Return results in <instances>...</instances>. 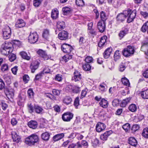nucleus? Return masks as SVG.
<instances>
[{
	"label": "nucleus",
	"mask_w": 148,
	"mask_h": 148,
	"mask_svg": "<svg viewBox=\"0 0 148 148\" xmlns=\"http://www.w3.org/2000/svg\"><path fill=\"white\" fill-rule=\"evenodd\" d=\"M136 15V11L134 10L132 11L130 9L123 11V13L119 14L116 17L117 20L119 22H123L125 18L128 17L127 22L130 23L135 18Z\"/></svg>",
	"instance_id": "f257e3e1"
},
{
	"label": "nucleus",
	"mask_w": 148,
	"mask_h": 148,
	"mask_svg": "<svg viewBox=\"0 0 148 148\" xmlns=\"http://www.w3.org/2000/svg\"><path fill=\"white\" fill-rule=\"evenodd\" d=\"M13 45L10 42L3 45L1 48V52L3 55H6L11 53L13 51Z\"/></svg>",
	"instance_id": "f03ea898"
},
{
	"label": "nucleus",
	"mask_w": 148,
	"mask_h": 148,
	"mask_svg": "<svg viewBox=\"0 0 148 148\" xmlns=\"http://www.w3.org/2000/svg\"><path fill=\"white\" fill-rule=\"evenodd\" d=\"M38 136L33 134L25 139V143L29 146L33 145L38 142Z\"/></svg>",
	"instance_id": "7ed1b4c3"
},
{
	"label": "nucleus",
	"mask_w": 148,
	"mask_h": 148,
	"mask_svg": "<svg viewBox=\"0 0 148 148\" xmlns=\"http://www.w3.org/2000/svg\"><path fill=\"white\" fill-rule=\"evenodd\" d=\"M134 52V49L133 47L128 46L126 48L123 49L122 51V53L125 57H128L133 54Z\"/></svg>",
	"instance_id": "20e7f679"
},
{
	"label": "nucleus",
	"mask_w": 148,
	"mask_h": 148,
	"mask_svg": "<svg viewBox=\"0 0 148 148\" xmlns=\"http://www.w3.org/2000/svg\"><path fill=\"white\" fill-rule=\"evenodd\" d=\"M3 36L4 39H7L9 38L11 35V29L8 25L5 26L2 30Z\"/></svg>",
	"instance_id": "39448f33"
},
{
	"label": "nucleus",
	"mask_w": 148,
	"mask_h": 148,
	"mask_svg": "<svg viewBox=\"0 0 148 148\" xmlns=\"http://www.w3.org/2000/svg\"><path fill=\"white\" fill-rule=\"evenodd\" d=\"M62 51L65 53L69 54L73 49V48L70 45L64 43L61 46Z\"/></svg>",
	"instance_id": "423d86ee"
},
{
	"label": "nucleus",
	"mask_w": 148,
	"mask_h": 148,
	"mask_svg": "<svg viewBox=\"0 0 148 148\" xmlns=\"http://www.w3.org/2000/svg\"><path fill=\"white\" fill-rule=\"evenodd\" d=\"M38 36L36 32H31L28 37L29 42L31 43H34L38 40Z\"/></svg>",
	"instance_id": "0eeeda50"
},
{
	"label": "nucleus",
	"mask_w": 148,
	"mask_h": 148,
	"mask_svg": "<svg viewBox=\"0 0 148 148\" xmlns=\"http://www.w3.org/2000/svg\"><path fill=\"white\" fill-rule=\"evenodd\" d=\"M73 114L72 113L69 112H67L62 115V118L64 121L69 122L73 118Z\"/></svg>",
	"instance_id": "6e6552de"
},
{
	"label": "nucleus",
	"mask_w": 148,
	"mask_h": 148,
	"mask_svg": "<svg viewBox=\"0 0 148 148\" xmlns=\"http://www.w3.org/2000/svg\"><path fill=\"white\" fill-rule=\"evenodd\" d=\"M26 98V93L22 92L19 94L17 100V103L19 106H21L25 101Z\"/></svg>",
	"instance_id": "1a4fd4ad"
},
{
	"label": "nucleus",
	"mask_w": 148,
	"mask_h": 148,
	"mask_svg": "<svg viewBox=\"0 0 148 148\" xmlns=\"http://www.w3.org/2000/svg\"><path fill=\"white\" fill-rule=\"evenodd\" d=\"M68 33L66 31H62L58 34V38L61 40H66L68 39Z\"/></svg>",
	"instance_id": "9d476101"
},
{
	"label": "nucleus",
	"mask_w": 148,
	"mask_h": 148,
	"mask_svg": "<svg viewBox=\"0 0 148 148\" xmlns=\"http://www.w3.org/2000/svg\"><path fill=\"white\" fill-rule=\"evenodd\" d=\"M40 63L37 60L33 62L30 66V68L32 73H34L38 68Z\"/></svg>",
	"instance_id": "9b49d317"
},
{
	"label": "nucleus",
	"mask_w": 148,
	"mask_h": 148,
	"mask_svg": "<svg viewBox=\"0 0 148 148\" xmlns=\"http://www.w3.org/2000/svg\"><path fill=\"white\" fill-rule=\"evenodd\" d=\"M97 27L100 32H104L106 28L105 22L99 21L97 24Z\"/></svg>",
	"instance_id": "f8f14e48"
},
{
	"label": "nucleus",
	"mask_w": 148,
	"mask_h": 148,
	"mask_svg": "<svg viewBox=\"0 0 148 148\" xmlns=\"http://www.w3.org/2000/svg\"><path fill=\"white\" fill-rule=\"evenodd\" d=\"M112 133V132L111 130L107 131L101 135L100 138L103 140H107L108 137Z\"/></svg>",
	"instance_id": "ddd939ff"
},
{
	"label": "nucleus",
	"mask_w": 148,
	"mask_h": 148,
	"mask_svg": "<svg viewBox=\"0 0 148 148\" xmlns=\"http://www.w3.org/2000/svg\"><path fill=\"white\" fill-rule=\"evenodd\" d=\"M12 138L13 141L17 143H18L21 141V138L20 136L18 135L17 133L15 132H12Z\"/></svg>",
	"instance_id": "4468645a"
},
{
	"label": "nucleus",
	"mask_w": 148,
	"mask_h": 148,
	"mask_svg": "<svg viewBox=\"0 0 148 148\" xmlns=\"http://www.w3.org/2000/svg\"><path fill=\"white\" fill-rule=\"evenodd\" d=\"M128 32L127 28H123L119 34V36L120 40L122 39L127 34Z\"/></svg>",
	"instance_id": "2eb2a0df"
},
{
	"label": "nucleus",
	"mask_w": 148,
	"mask_h": 148,
	"mask_svg": "<svg viewBox=\"0 0 148 148\" xmlns=\"http://www.w3.org/2000/svg\"><path fill=\"white\" fill-rule=\"evenodd\" d=\"M106 128L105 125L103 123L99 122L97 124L96 129L98 132H100L104 130Z\"/></svg>",
	"instance_id": "dca6fc26"
},
{
	"label": "nucleus",
	"mask_w": 148,
	"mask_h": 148,
	"mask_svg": "<svg viewBox=\"0 0 148 148\" xmlns=\"http://www.w3.org/2000/svg\"><path fill=\"white\" fill-rule=\"evenodd\" d=\"M25 23L23 20L18 19L16 23L15 26L16 27L20 28L25 26Z\"/></svg>",
	"instance_id": "f3484780"
},
{
	"label": "nucleus",
	"mask_w": 148,
	"mask_h": 148,
	"mask_svg": "<svg viewBox=\"0 0 148 148\" xmlns=\"http://www.w3.org/2000/svg\"><path fill=\"white\" fill-rule=\"evenodd\" d=\"M112 50V49L111 47L108 48L106 49L103 53L104 58L105 59L108 58L110 57Z\"/></svg>",
	"instance_id": "a211bd4d"
},
{
	"label": "nucleus",
	"mask_w": 148,
	"mask_h": 148,
	"mask_svg": "<svg viewBox=\"0 0 148 148\" xmlns=\"http://www.w3.org/2000/svg\"><path fill=\"white\" fill-rule=\"evenodd\" d=\"M74 76L72 79L74 80L75 82H77L82 79V75L78 71L74 73Z\"/></svg>",
	"instance_id": "6ab92c4d"
},
{
	"label": "nucleus",
	"mask_w": 148,
	"mask_h": 148,
	"mask_svg": "<svg viewBox=\"0 0 148 148\" xmlns=\"http://www.w3.org/2000/svg\"><path fill=\"white\" fill-rule=\"evenodd\" d=\"M28 125L30 128L35 129L37 127L38 124L36 121L32 120L28 123Z\"/></svg>",
	"instance_id": "aec40b11"
},
{
	"label": "nucleus",
	"mask_w": 148,
	"mask_h": 148,
	"mask_svg": "<svg viewBox=\"0 0 148 148\" xmlns=\"http://www.w3.org/2000/svg\"><path fill=\"white\" fill-rule=\"evenodd\" d=\"M58 15V12L56 9L53 10L51 12V17L53 19H57Z\"/></svg>",
	"instance_id": "412c9836"
},
{
	"label": "nucleus",
	"mask_w": 148,
	"mask_h": 148,
	"mask_svg": "<svg viewBox=\"0 0 148 148\" xmlns=\"http://www.w3.org/2000/svg\"><path fill=\"white\" fill-rule=\"evenodd\" d=\"M107 37L106 36H103L102 37L98 43V46L100 47H101L104 45L106 43Z\"/></svg>",
	"instance_id": "4be33fe9"
},
{
	"label": "nucleus",
	"mask_w": 148,
	"mask_h": 148,
	"mask_svg": "<svg viewBox=\"0 0 148 148\" xmlns=\"http://www.w3.org/2000/svg\"><path fill=\"white\" fill-rule=\"evenodd\" d=\"M100 106L104 108H107L108 106V101L104 99H102L99 103Z\"/></svg>",
	"instance_id": "5701e85b"
},
{
	"label": "nucleus",
	"mask_w": 148,
	"mask_h": 148,
	"mask_svg": "<svg viewBox=\"0 0 148 148\" xmlns=\"http://www.w3.org/2000/svg\"><path fill=\"white\" fill-rule=\"evenodd\" d=\"M128 142L130 144L134 147H136L137 144V142L136 140L134 138L132 137L129 138Z\"/></svg>",
	"instance_id": "b1692460"
},
{
	"label": "nucleus",
	"mask_w": 148,
	"mask_h": 148,
	"mask_svg": "<svg viewBox=\"0 0 148 148\" xmlns=\"http://www.w3.org/2000/svg\"><path fill=\"white\" fill-rule=\"evenodd\" d=\"M64 136L63 133L58 134L55 135L53 138V139L54 141H56L62 138Z\"/></svg>",
	"instance_id": "393cba45"
},
{
	"label": "nucleus",
	"mask_w": 148,
	"mask_h": 148,
	"mask_svg": "<svg viewBox=\"0 0 148 148\" xmlns=\"http://www.w3.org/2000/svg\"><path fill=\"white\" fill-rule=\"evenodd\" d=\"M141 97L144 99H148V89L142 91L140 92Z\"/></svg>",
	"instance_id": "a878e982"
},
{
	"label": "nucleus",
	"mask_w": 148,
	"mask_h": 148,
	"mask_svg": "<svg viewBox=\"0 0 148 148\" xmlns=\"http://www.w3.org/2000/svg\"><path fill=\"white\" fill-rule=\"evenodd\" d=\"M147 30L148 34V21L143 24L140 29L141 31L143 33L145 32Z\"/></svg>",
	"instance_id": "bb28decb"
},
{
	"label": "nucleus",
	"mask_w": 148,
	"mask_h": 148,
	"mask_svg": "<svg viewBox=\"0 0 148 148\" xmlns=\"http://www.w3.org/2000/svg\"><path fill=\"white\" fill-rule=\"evenodd\" d=\"M50 36L49 31L48 29H45L44 30L43 34L42 36L43 38L47 40Z\"/></svg>",
	"instance_id": "cd10ccee"
},
{
	"label": "nucleus",
	"mask_w": 148,
	"mask_h": 148,
	"mask_svg": "<svg viewBox=\"0 0 148 148\" xmlns=\"http://www.w3.org/2000/svg\"><path fill=\"white\" fill-rule=\"evenodd\" d=\"M131 99V98L128 97L123 100L121 104V106L122 107H125L127 104L130 102Z\"/></svg>",
	"instance_id": "c85d7f7f"
},
{
	"label": "nucleus",
	"mask_w": 148,
	"mask_h": 148,
	"mask_svg": "<svg viewBox=\"0 0 148 148\" xmlns=\"http://www.w3.org/2000/svg\"><path fill=\"white\" fill-rule=\"evenodd\" d=\"M20 54L21 57L24 59L29 60L30 59V57L28 56L27 53L25 51H21L20 52Z\"/></svg>",
	"instance_id": "c756f323"
},
{
	"label": "nucleus",
	"mask_w": 148,
	"mask_h": 148,
	"mask_svg": "<svg viewBox=\"0 0 148 148\" xmlns=\"http://www.w3.org/2000/svg\"><path fill=\"white\" fill-rule=\"evenodd\" d=\"M56 26L59 30H61L64 29L65 27V23L64 22L59 21L57 23Z\"/></svg>",
	"instance_id": "7c9ffc66"
},
{
	"label": "nucleus",
	"mask_w": 148,
	"mask_h": 148,
	"mask_svg": "<svg viewBox=\"0 0 148 148\" xmlns=\"http://www.w3.org/2000/svg\"><path fill=\"white\" fill-rule=\"evenodd\" d=\"M34 108L35 112L38 114L41 113L43 110V109L41 107L35 105Z\"/></svg>",
	"instance_id": "2f4dec72"
},
{
	"label": "nucleus",
	"mask_w": 148,
	"mask_h": 148,
	"mask_svg": "<svg viewBox=\"0 0 148 148\" xmlns=\"http://www.w3.org/2000/svg\"><path fill=\"white\" fill-rule=\"evenodd\" d=\"M121 57V54L119 50H116L115 52L114 55V58L115 61H117Z\"/></svg>",
	"instance_id": "473e14b6"
},
{
	"label": "nucleus",
	"mask_w": 148,
	"mask_h": 148,
	"mask_svg": "<svg viewBox=\"0 0 148 148\" xmlns=\"http://www.w3.org/2000/svg\"><path fill=\"white\" fill-rule=\"evenodd\" d=\"M50 136L49 134L47 132H45L41 135L42 138L44 140H48Z\"/></svg>",
	"instance_id": "72a5a7b5"
},
{
	"label": "nucleus",
	"mask_w": 148,
	"mask_h": 148,
	"mask_svg": "<svg viewBox=\"0 0 148 148\" xmlns=\"http://www.w3.org/2000/svg\"><path fill=\"white\" fill-rule=\"evenodd\" d=\"M128 109L130 111L134 112L136 111L137 107L135 104H132L129 106Z\"/></svg>",
	"instance_id": "f704fd0d"
},
{
	"label": "nucleus",
	"mask_w": 148,
	"mask_h": 148,
	"mask_svg": "<svg viewBox=\"0 0 148 148\" xmlns=\"http://www.w3.org/2000/svg\"><path fill=\"white\" fill-rule=\"evenodd\" d=\"M148 46V41H146L143 43V44L141 48V50L145 52V49H147Z\"/></svg>",
	"instance_id": "c9c22d12"
},
{
	"label": "nucleus",
	"mask_w": 148,
	"mask_h": 148,
	"mask_svg": "<svg viewBox=\"0 0 148 148\" xmlns=\"http://www.w3.org/2000/svg\"><path fill=\"white\" fill-rule=\"evenodd\" d=\"M142 135L144 137L148 138V128L146 127L143 129Z\"/></svg>",
	"instance_id": "e433bc0d"
},
{
	"label": "nucleus",
	"mask_w": 148,
	"mask_h": 148,
	"mask_svg": "<svg viewBox=\"0 0 148 148\" xmlns=\"http://www.w3.org/2000/svg\"><path fill=\"white\" fill-rule=\"evenodd\" d=\"M82 68L83 69L86 71H89L91 69V66L88 63L83 64Z\"/></svg>",
	"instance_id": "4c0bfd02"
},
{
	"label": "nucleus",
	"mask_w": 148,
	"mask_h": 148,
	"mask_svg": "<svg viewBox=\"0 0 148 148\" xmlns=\"http://www.w3.org/2000/svg\"><path fill=\"white\" fill-rule=\"evenodd\" d=\"M72 100V99L70 97H66L63 99V101L65 103L68 105L71 103Z\"/></svg>",
	"instance_id": "58836bf2"
},
{
	"label": "nucleus",
	"mask_w": 148,
	"mask_h": 148,
	"mask_svg": "<svg viewBox=\"0 0 148 148\" xmlns=\"http://www.w3.org/2000/svg\"><path fill=\"white\" fill-rule=\"evenodd\" d=\"M121 82L122 84L125 85L129 86L130 85L129 80L126 77L122 78L121 79Z\"/></svg>",
	"instance_id": "ea45409f"
},
{
	"label": "nucleus",
	"mask_w": 148,
	"mask_h": 148,
	"mask_svg": "<svg viewBox=\"0 0 148 148\" xmlns=\"http://www.w3.org/2000/svg\"><path fill=\"white\" fill-rule=\"evenodd\" d=\"M100 17L102 21L105 22L107 19V17L106 13L103 11H101L100 13Z\"/></svg>",
	"instance_id": "a19ab883"
},
{
	"label": "nucleus",
	"mask_w": 148,
	"mask_h": 148,
	"mask_svg": "<svg viewBox=\"0 0 148 148\" xmlns=\"http://www.w3.org/2000/svg\"><path fill=\"white\" fill-rule=\"evenodd\" d=\"M0 106L3 110H5L8 107V105L4 101H2L0 104Z\"/></svg>",
	"instance_id": "79ce46f5"
},
{
	"label": "nucleus",
	"mask_w": 148,
	"mask_h": 148,
	"mask_svg": "<svg viewBox=\"0 0 148 148\" xmlns=\"http://www.w3.org/2000/svg\"><path fill=\"white\" fill-rule=\"evenodd\" d=\"M27 93L28 94V97L30 98L33 97L34 96V93L32 88L29 89L27 91Z\"/></svg>",
	"instance_id": "37998d69"
},
{
	"label": "nucleus",
	"mask_w": 148,
	"mask_h": 148,
	"mask_svg": "<svg viewBox=\"0 0 148 148\" xmlns=\"http://www.w3.org/2000/svg\"><path fill=\"white\" fill-rule=\"evenodd\" d=\"M70 9L67 7H65L63 8L62 11L64 15H66L69 13L70 11Z\"/></svg>",
	"instance_id": "c03bdc74"
},
{
	"label": "nucleus",
	"mask_w": 148,
	"mask_h": 148,
	"mask_svg": "<svg viewBox=\"0 0 148 148\" xmlns=\"http://www.w3.org/2000/svg\"><path fill=\"white\" fill-rule=\"evenodd\" d=\"M9 60L11 62L13 61L16 59V56L14 53H10L8 56Z\"/></svg>",
	"instance_id": "a18cd8bd"
},
{
	"label": "nucleus",
	"mask_w": 148,
	"mask_h": 148,
	"mask_svg": "<svg viewBox=\"0 0 148 148\" xmlns=\"http://www.w3.org/2000/svg\"><path fill=\"white\" fill-rule=\"evenodd\" d=\"M76 4L79 6H82L84 4V2L83 0H76Z\"/></svg>",
	"instance_id": "49530a36"
},
{
	"label": "nucleus",
	"mask_w": 148,
	"mask_h": 148,
	"mask_svg": "<svg viewBox=\"0 0 148 148\" xmlns=\"http://www.w3.org/2000/svg\"><path fill=\"white\" fill-rule=\"evenodd\" d=\"M130 127V125L128 123H126L123 125L122 126L123 128L125 130L126 132L128 131Z\"/></svg>",
	"instance_id": "de8ad7c7"
},
{
	"label": "nucleus",
	"mask_w": 148,
	"mask_h": 148,
	"mask_svg": "<svg viewBox=\"0 0 148 148\" xmlns=\"http://www.w3.org/2000/svg\"><path fill=\"white\" fill-rule=\"evenodd\" d=\"M72 58V56L71 55H66L64 56L63 57V60L65 62H66L69 59H71Z\"/></svg>",
	"instance_id": "09e8293b"
},
{
	"label": "nucleus",
	"mask_w": 148,
	"mask_h": 148,
	"mask_svg": "<svg viewBox=\"0 0 148 148\" xmlns=\"http://www.w3.org/2000/svg\"><path fill=\"white\" fill-rule=\"evenodd\" d=\"M140 14L144 18L146 19L148 18V12L145 11H141L140 12Z\"/></svg>",
	"instance_id": "8fccbe9b"
},
{
	"label": "nucleus",
	"mask_w": 148,
	"mask_h": 148,
	"mask_svg": "<svg viewBox=\"0 0 148 148\" xmlns=\"http://www.w3.org/2000/svg\"><path fill=\"white\" fill-rule=\"evenodd\" d=\"M62 75L60 74L56 75L55 77V80L58 82H61L62 80Z\"/></svg>",
	"instance_id": "3c124183"
},
{
	"label": "nucleus",
	"mask_w": 148,
	"mask_h": 148,
	"mask_svg": "<svg viewBox=\"0 0 148 148\" xmlns=\"http://www.w3.org/2000/svg\"><path fill=\"white\" fill-rule=\"evenodd\" d=\"M41 1L39 0H34L33 1V5L35 7H38Z\"/></svg>",
	"instance_id": "603ef678"
},
{
	"label": "nucleus",
	"mask_w": 148,
	"mask_h": 148,
	"mask_svg": "<svg viewBox=\"0 0 148 148\" xmlns=\"http://www.w3.org/2000/svg\"><path fill=\"white\" fill-rule=\"evenodd\" d=\"M1 69L3 71H4L8 69V66L7 64H4L1 66Z\"/></svg>",
	"instance_id": "864d4df0"
},
{
	"label": "nucleus",
	"mask_w": 148,
	"mask_h": 148,
	"mask_svg": "<svg viewBox=\"0 0 148 148\" xmlns=\"http://www.w3.org/2000/svg\"><path fill=\"white\" fill-rule=\"evenodd\" d=\"M28 110L29 112L31 113H32L34 112V107L31 104H28Z\"/></svg>",
	"instance_id": "5fc2aeb1"
},
{
	"label": "nucleus",
	"mask_w": 148,
	"mask_h": 148,
	"mask_svg": "<svg viewBox=\"0 0 148 148\" xmlns=\"http://www.w3.org/2000/svg\"><path fill=\"white\" fill-rule=\"evenodd\" d=\"M52 93L54 95L58 96L60 94V91L58 90L53 89L52 90Z\"/></svg>",
	"instance_id": "6e6d98bb"
},
{
	"label": "nucleus",
	"mask_w": 148,
	"mask_h": 148,
	"mask_svg": "<svg viewBox=\"0 0 148 148\" xmlns=\"http://www.w3.org/2000/svg\"><path fill=\"white\" fill-rule=\"evenodd\" d=\"M139 129V126L138 125H133L132 130L134 132H135Z\"/></svg>",
	"instance_id": "4d7b16f0"
},
{
	"label": "nucleus",
	"mask_w": 148,
	"mask_h": 148,
	"mask_svg": "<svg viewBox=\"0 0 148 148\" xmlns=\"http://www.w3.org/2000/svg\"><path fill=\"white\" fill-rule=\"evenodd\" d=\"M93 60L92 58L90 56H88L85 59V61L87 63L91 62Z\"/></svg>",
	"instance_id": "13d9d810"
},
{
	"label": "nucleus",
	"mask_w": 148,
	"mask_h": 148,
	"mask_svg": "<svg viewBox=\"0 0 148 148\" xmlns=\"http://www.w3.org/2000/svg\"><path fill=\"white\" fill-rule=\"evenodd\" d=\"M119 101L118 99H115L112 102V105L114 107H116L119 104Z\"/></svg>",
	"instance_id": "bf43d9fd"
},
{
	"label": "nucleus",
	"mask_w": 148,
	"mask_h": 148,
	"mask_svg": "<svg viewBox=\"0 0 148 148\" xmlns=\"http://www.w3.org/2000/svg\"><path fill=\"white\" fill-rule=\"evenodd\" d=\"M88 32L89 34H91L92 35H95L96 34V32L95 30L92 28L88 29Z\"/></svg>",
	"instance_id": "052dcab7"
},
{
	"label": "nucleus",
	"mask_w": 148,
	"mask_h": 148,
	"mask_svg": "<svg viewBox=\"0 0 148 148\" xmlns=\"http://www.w3.org/2000/svg\"><path fill=\"white\" fill-rule=\"evenodd\" d=\"M5 87V84L3 80L0 79V90H2Z\"/></svg>",
	"instance_id": "680f3d73"
},
{
	"label": "nucleus",
	"mask_w": 148,
	"mask_h": 148,
	"mask_svg": "<svg viewBox=\"0 0 148 148\" xmlns=\"http://www.w3.org/2000/svg\"><path fill=\"white\" fill-rule=\"evenodd\" d=\"M125 68L126 67L125 65L122 64H120L119 66V70L121 72H122L125 70Z\"/></svg>",
	"instance_id": "e2e57ef3"
},
{
	"label": "nucleus",
	"mask_w": 148,
	"mask_h": 148,
	"mask_svg": "<svg viewBox=\"0 0 148 148\" xmlns=\"http://www.w3.org/2000/svg\"><path fill=\"white\" fill-rule=\"evenodd\" d=\"M29 79V76L27 75H25L23 77V80L25 83H27Z\"/></svg>",
	"instance_id": "0e129e2a"
},
{
	"label": "nucleus",
	"mask_w": 148,
	"mask_h": 148,
	"mask_svg": "<svg viewBox=\"0 0 148 148\" xmlns=\"http://www.w3.org/2000/svg\"><path fill=\"white\" fill-rule=\"evenodd\" d=\"M105 84H104L103 83L101 84L99 87V89L101 91H104L105 89Z\"/></svg>",
	"instance_id": "69168bd1"
},
{
	"label": "nucleus",
	"mask_w": 148,
	"mask_h": 148,
	"mask_svg": "<svg viewBox=\"0 0 148 148\" xmlns=\"http://www.w3.org/2000/svg\"><path fill=\"white\" fill-rule=\"evenodd\" d=\"M66 89L68 91H73V86L71 85H68L66 87Z\"/></svg>",
	"instance_id": "338daca9"
},
{
	"label": "nucleus",
	"mask_w": 148,
	"mask_h": 148,
	"mask_svg": "<svg viewBox=\"0 0 148 148\" xmlns=\"http://www.w3.org/2000/svg\"><path fill=\"white\" fill-rule=\"evenodd\" d=\"M45 52L42 50H39L37 51L38 54L40 55V56L42 57L43 55L45 54Z\"/></svg>",
	"instance_id": "774afa93"
}]
</instances>
